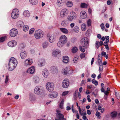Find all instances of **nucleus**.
I'll use <instances>...</instances> for the list:
<instances>
[{
    "label": "nucleus",
    "mask_w": 120,
    "mask_h": 120,
    "mask_svg": "<svg viewBox=\"0 0 120 120\" xmlns=\"http://www.w3.org/2000/svg\"><path fill=\"white\" fill-rule=\"evenodd\" d=\"M17 61L14 57H11L9 61L8 70L12 71L16 67L17 64Z\"/></svg>",
    "instance_id": "obj_1"
},
{
    "label": "nucleus",
    "mask_w": 120,
    "mask_h": 120,
    "mask_svg": "<svg viewBox=\"0 0 120 120\" xmlns=\"http://www.w3.org/2000/svg\"><path fill=\"white\" fill-rule=\"evenodd\" d=\"M44 88L41 86H36L34 89L35 93L38 95L41 94L44 92Z\"/></svg>",
    "instance_id": "obj_2"
},
{
    "label": "nucleus",
    "mask_w": 120,
    "mask_h": 120,
    "mask_svg": "<svg viewBox=\"0 0 120 120\" xmlns=\"http://www.w3.org/2000/svg\"><path fill=\"white\" fill-rule=\"evenodd\" d=\"M76 14L73 11H72L70 13V15H68L67 18V20L68 22H71L74 19H75L77 18Z\"/></svg>",
    "instance_id": "obj_3"
},
{
    "label": "nucleus",
    "mask_w": 120,
    "mask_h": 120,
    "mask_svg": "<svg viewBox=\"0 0 120 120\" xmlns=\"http://www.w3.org/2000/svg\"><path fill=\"white\" fill-rule=\"evenodd\" d=\"M43 32L42 30H38L35 32L34 35L36 39H39L43 37Z\"/></svg>",
    "instance_id": "obj_4"
},
{
    "label": "nucleus",
    "mask_w": 120,
    "mask_h": 120,
    "mask_svg": "<svg viewBox=\"0 0 120 120\" xmlns=\"http://www.w3.org/2000/svg\"><path fill=\"white\" fill-rule=\"evenodd\" d=\"M19 12L18 10L17 9H14L12 12L11 17L14 19H16L19 16Z\"/></svg>",
    "instance_id": "obj_5"
},
{
    "label": "nucleus",
    "mask_w": 120,
    "mask_h": 120,
    "mask_svg": "<svg viewBox=\"0 0 120 120\" xmlns=\"http://www.w3.org/2000/svg\"><path fill=\"white\" fill-rule=\"evenodd\" d=\"M46 86L47 89L49 91H52L54 89V83L53 82H48L47 83Z\"/></svg>",
    "instance_id": "obj_6"
},
{
    "label": "nucleus",
    "mask_w": 120,
    "mask_h": 120,
    "mask_svg": "<svg viewBox=\"0 0 120 120\" xmlns=\"http://www.w3.org/2000/svg\"><path fill=\"white\" fill-rule=\"evenodd\" d=\"M89 40L86 37L82 38L81 40V46L83 47H86L89 45Z\"/></svg>",
    "instance_id": "obj_7"
},
{
    "label": "nucleus",
    "mask_w": 120,
    "mask_h": 120,
    "mask_svg": "<svg viewBox=\"0 0 120 120\" xmlns=\"http://www.w3.org/2000/svg\"><path fill=\"white\" fill-rule=\"evenodd\" d=\"M69 82L68 79H65L63 81L62 86L64 88H67L69 86Z\"/></svg>",
    "instance_id": "obj_8"
},
{
    "label": "nucleus",
    "mask_w": 120,
    "mask_h": 120,
    "mask_svg": "<svg viewBox=\"0 0 120 120\" xmlns=\"http://www.w3.org/2000/svg\"><path fill=\"white\" fill-rule=\"evenodd\" d=\"M18 33L17 30L15 28H13L11 30L10 34L11 36L14 37L17 35Z\"/></svg>",
    "instance_id": "obj_9"
},
{
    "label": "nucleus",
    "mask_w": 120,
    "mask_h": 120,
    "mask_svg": "<svg viewBox=\"0 0 120 120\" xmlns=\"http://www.w3.org/2000/svg\"><path fill=\"white\" fill-rule=\"evenodd\" d=\"M68 13V11L67 9H63L60 12V16L62 17H63L67 15Z\"/></svg>",
    "instance_id": "obj_10"
},
{
    "label": "nucleus",
    "mask_w": 120,
    "mask_h": 120,
    "mask_svg": "<svg viewBox=\"0 0 120 120\" xmlns=\"http://www.w3.org/2000/svg\"><path fill=\"white\" fill-rule=\"evenodd\" d=\"M48 37H49V41L50 43H52L55 41L56 37L55 35L54 34H52Z\"/></svg>",
    "instance_id": "obj_11"
},
{
    "label": "nucleus",
    "mask_w": 120,
    "mask_h": 120,
    "mask_svg": "<svg viewBox=\"0 0 120 120\" xmlns=\"http://www.w3.org/2000/svg\"><path fill=\"white\" fill-rule=\"evenodd\" d=\"M32 62V60L30 58H28L24 62V65L26 66L30 65L31 64Z\"/></svg>",
    "instance_id": "obj_12"
},
{
    "label": "nucleus",
    "mask_w": 120,
    "mask_h": 120,
    "mask_svg": "<svg viewBox=\"0 0 120 120\" xmlns=\"http://www.w3.org/2000/svg\"><path fill=\"white\" fill-rule=\"evenodd\" d=\"M35 67L32 66L29 68L26 71V72L30 74H33L35 71Z\"/></svg>",
    "instance_id": "obj_13"
},
{
    "label": "nucleus",
    "mask_w": 120,
    "mask_h": 120,
    "mask_svg": "<svg viewBox=\"0 0 120 120\" xmlns=\"http://www.w3.org/2000/svg\"><path fill=\"white\" fill-rule=\"evenodd\" d=\"M17 44V42L15 41L12 40L8 42V46L13 47L15 46Z\"/></svg>",
    "instance_id": "obj_14"
},
{
    "label": "nucleus",
    "mask_w": 120,
    "mask_h": 120,
    "mask_svg": "<svg viewBox=\"0 0 120 120\" xmlns=\"http://www.w3.org/2000/svg\"><path fill=\"white\" fill-rule=\"evenodd\" d=\"M45 64V60L44 59H41L39 60L38 63V65L40 67L44 66Z\"/></svg>",
    "instance_id": "obj_15"
},
{
    "label": "nucleus",
    "mask_w": 120,
    "mask_h": 120,
    "mask_svg": "<svg viewBox=\"0 0 120 120\" xmlns=\"http://www.w3.org/2000/svg\"><path fill=\"white\" fill-rule=\"evenodd\" d=\"M60 40L65 44L67 41V37L64 35L61 36L60 38Z\"/></svg>",
    "instance_id": "obj_16"
},
{
    "label": "nucleus",
    "mask_w": 120,
    "mask_h": 120,
    "mask_svg": "<svg viewBox=\"0 0 120 120\" xmlns=\"http://www.w3.org/2000/svg\"><path fill=\"white\" fill-rule=\"evenodd\" d=\"M57 93L56 92H53L50 93L49 95V97L51 98H54L56 97L57 96Z\"/></svg>",
    "instance_id": "obj_17"
},
{
    "label": "nucleus",
    "mask_w": 120,
    "mask_h": 120,
    "mask_svg": "<svg viewBox=\"0 0 120 120\" xmlns=\"http://www.w3.org/2000/svg\"><path fill=\"white\" fill-rule=\"evenodd\" d=\"M56 116L58 119H55V120H66V119L64 118V115L62 114H59L58 115H57Z\"/></svg>",
    "instance_id": "obj_18"
},
{
    "label": "nucleus",
    "mask_w": 120,
    "mask_h": 120,
    "mask_svg": "<svg viewBox=\"0 0 120 120\" xmlns=\"http://www.w3.org/2000/svg\"><path fill=\"white\" fill-rule=\"evenodd\" d=\"M42 74L45 77L47 78L49 75L47 70L46 69H44L42 71Z\"/></svg>",
    "instance_id": "obj_19"
},
{
    "label": "nucleus",
    "mask_w": 120,
    "mask_h": 120,
    "mask_svg": "<svg viewBox=\"0 0 120 120\" xmlns=\"http://www.w3.org/2000/svg\"><path fill=\"white\" fill-rule=\"evenodd\" d=\"M27 55V54L26 51L22 52L20 53V56L21 58L23 59H25Z\"/></svg>",
    "instance_id": "obj_20"
},
{
    "label": "nucleus",
    "mask_w": 120,
    "mask_h": 120,
    "mask_svg": "<svg viewBox=\"0 0 120 120\" xmlns=\"http://www.w3.org/2000/svg\"><path fill=\"white\" fill-rule=\"evenodd\" d=\"M80 17L82 19H85L86 17V14L84 11H82L80 14Z\"/></svg>",
    "instance_id": "obj_21"
},
{
    "label": "nucleus",
    "mask_w": 120,
    "mask_h": 120,
    "mask_svg": "<svg viewBox=\"0 0 120 120\" xmlns=\"http://www.w3.org/2000/svg\"><path fill=\"white\" fill-rule=\"evenodd\" d=\"M60 53V50L58 49H56L54 50L52 52V56L54 57H56L58 54Z\"/></svg>",
    "instance_id": "obj_22"
},
{
    "label": "nucleus",
    "mask_w": 120,
    "mask_h": 120,
    "mask_svg": "<svg viewBox=\"0 0 120 120\" xmlns=\"http://www.w3.org/2000/svg\"><path fill=\"white\" fill-rule=\"evenodd\" d=\"M23 25L24 22L21 21H19L17 22V26L19 28L22 27Z\"/></svg>",
    "instance_id": "obj_23"
},
{
    "label": "nucleus",
    "mask_w": 120,
    "mask_h": 120,
    "mask_svg": "<svg viewBox=\"0 0 120 120\" xmlns=\"http://www.w3.org/2000/svg\"><path fill=\"white\" fill-rule=\"evenodd\" d=\"M64 2L63 0H58L57 2V4L58 6H62L64 4Z\"/></svg>",
    "instance_id": "obj_24"
},
{
    "label": "nucleus",
    "mask_w": 120,
    "mask_h": 120,
    "mask_svg": "<svg viewBox=\"0 0 120 120\" xmlns=\"http://www.w3.org/2000/svg\"><path fill=\"white\" fill-rule=\"evenodd\" d=\"M69 24V22L67 20H65L63 21L61 24L62 26H68Z\"/></svg>",
    "instance_id": "obj_25"
},
{
    "label": "nucleus",
    "mask_w": 120,
    "mask_h": 120,
    "mask_svg": "<svg viewBox=\"0 0 120 120\" xmlns=\"http://www.w3.org/2000/svg\"><path fill=\"white\" fill-rule=\"evenodd\" d=\"M30 14L29 11L28 10H25L23 12V15L26 17H28L30 15Z\"/></svg>",
    "instance_id": "obj_26"
},
{
    "label": "nucleus",
    "mask_w": 120,
    "mask_h": 120,
    "mask_svg": "<svg viewBox=\"0 0 120 120\" xmlns=\"http://www.w3.org/2000/svg\"><path fill=\"white\" fill-rule=\"evenodd\" d=\"M63 61L64 63H68L69 61V58L67 56H64L63 57Z\"/></svg>",
    "instance_id": "obj_27"
},
{
    "label": "nucleus",
    "mask_w": 120,
    "mask_h": 120,
    "mask_svg": "<svg viewBox=\"0 0 120 120\" xmlns=\"http://www.w3.org/2000/svg\"><path fill=\"white\" fill-rule=\"evenodd\" d=\"M60 31L62 32L65 34H68V30L65 28H60Z\"/></svg>",
    "instance_id": "obj_28"
},
{
    "label": "nucleus",
    "mask_w": 120,
    "mask_h": 120,
    "mask_svg": "<svg viewBox=\"0 0 120 120\" xmlns=\"http://www.w3.org/2000/svg\"><path fill=\"white\" fill-rule=\"evenodd\" d=\"M48 42L47 41H45L43 42L42 46L43 48H45L48 46Z\"/></svg>",
    "instance_id": "obj_29"
},
{
    "label": "nucleus",
    "mask_w": 120,
    "mask_h": 120,
    "mask_svg": "<svg viewBox=\"0 0 120 120\" xmlns=\"http://www.w3.org/2000/svg\"><path fill=\"white\" fill-rule=\"evenodd\" d=\"M65 44L60 40L57 43V46L59 47H61Z\"/></svg>",
    "instance_id": "obj_30"
},
{
    "label": "nucleus",
    "mask_w": 120,
    "mask_h": 120,
    "mask_svg": "<svg viewBox=\"0 0 120 120\" xmlns=\"http://www.w3.org/2000/svg\"><path fill=\"white\" fill-rule=\"evenodd\" d=\"M30 3L33 5H35L38 3L37 0H30Z\"/></svg>",
    "instance_id": "obj_31"
},
{
    "label": "nucleus",
    "mask_w": 120,
    "mask_h": 120,
    "mask_svg": "<svg viewBox=\"0 0 120 120\" xmlns=\"http://www.w3.org/2000/svg\"><path fill=\"white\" fill-rule=\"evenodd\" d=\"M39 81V78L37 76H35L33 78V81L36 83H37Z\"/></svg>",
    "instance_id": "obj_32"
},
{
    "label": "nucleus",
    "mask_w": 120,
    "mask_h": 120,
    "mask_svg": "<svg viewBox=\"0 0 120 120\" xmlns=\"http://www.w3.org/2000/svg\"><path fill=\"white\" fill-rule=\"evenodd\" d=\"M30 99L31 101H34L35 99L34 95L33 94H30Z\"/></svg>",
    "instance_id": "obj_33"
},
{
    "label": "nucleus",
    "mask_w": 120,
    "mask_h": 120,
    "mask_svg": "<svg viewBox=\"0 0 120 120\" xmlns=\"http://www.w3.org/2000/svg\"><path fill=\"white\" fill-rule=\"evenodd\" d=\"M81 26V29L83 31H85L86 29V25L84 23L82 24Z\"/></svg>",
    "instance_id": "obj_34"
},
{
    "label": "nucleus",
    "mask_w": 120,
    "mask_h": 120,
    "mask_svg": "<svg viewBox=\"0 0 120 120\" xmlns=\"http://www.w3.org/2000/svg\"><path fill=\"white\" fill-rule=\"evenodd\" d=\"M72 52L73 53H76L78 51V49L77 47H74L71 49Z\"/></svg>",
    "instance_id": "obj_35"
},
{
    "label": "nucleus",
    "mask_w": 120,
    "mask_h": 120,
    "mask_svg": "<svg viewBox=\"0 0 120 120\" xmlns=\"http://www.w3.org/2000/svg\"><path fill=\"white\" fill-rule=\"evenodd\" d=\"M117 113L116 112H112L111 114V116L112 117L115 118L116 116Z\"/></svg>",
    "instance_id": "obj_36"
},
{
    "label": "nucleus",
    "mask_w": 120,
    "mask_h": 120,
    "mask_svg": "<svg viewBox=\"0 0 120 120\" xmlns=\"http://www.w3.org/2000/svg\"><path fill=\"white\" fill-rule=\"evenodd\" d=\"M67 5L68 7H71L72 6V3L71 1H68L67 2Z\"/></svg>",
    "instance_id": "obj_37"
},
{
    "label": "nucleus",
    "mask_w": 120,
    "mask_h": 120,
    "mask_svg": "<svg viewBox=\"0 0 120 120\" xmlns=\"http://www.w3.org/2000/svg\"><path fill=\"white\" fill-rule=\"evenodd\" d=\"M29 29V27L27 25L24 26L23 27V30L25 31H27Z\"/></svg>",
    "instance_id": "obj_38"
},
{
    "label": "nucleus",
    "mask_w": 120,
    "mask_h": 120,
    "mask_svg": "<svg viewBox=\"0 0 120 120\" xmlns=\"http://www.w3.org/2000/svg\"><path fill=\"white\" fill-rule=\"evenodd\" d=\"M79 30V29L78 27L77 26H75L73 29V31L76 33H78Z\"/></svg>",
    "instance_id": "obj_39"
},
{
    "label": "nucleus",
    "mask_w": 120,
    "mask_h": 120,
    "mask_svg": "<svg viewBox=\"0 0 120 120\" xmlns=\"http://www.w3.org/2000/svg\"><path fill=\"white\" fill-rule=\"evenodd\" d=\"M87 5L85 3H82L81 4V7L82 8H87Z\"/></svg>",
    "instance_id": "obj_40"
},
{
    "label": "nucleus",
    "mask_w": 120,
    "mask_h": 120,
    "mask_svg": "<svg viewBox=\"0 0 120 120\" xmlns=\"http://www.w3.org/2000/svg\"><path fill=\"white\" fill-rule=\"evenodd\" d=\"M69 70L68 69V68L67 67H66L64 70H63L64 73L65 74L68 73Z\"/></svg>",
    "instance_id": "obj_41"
},
{
    "label": "nucleus",
    "mask_w": 120,
    "mask_h": 120,
    "mask_svg": "<svg viewBox=\"0 0 120 120\" xmlns=\"http://www.w3.org/2000/svg\"><path fill=\"white\" fill-rule=\"evenodd\" d=\"M92 83L95 84V85L96 86H97L98 85V82L96 81L94 79H93L92 81Z\"/></svg>",
    "instance_id": "obj_42"
},
{
    "label": "nucleus",
    "mask_w": 120,
    "mask_h": 120,
    "mask_svg": "<svg viewBox=\"0 0 120 120\" xmlns=\"http://www.w3.org/2000/svg\"><path fill=\"white\" fill-rule=\"evenodd\" d=\"M99 71L100 72V71H101L103 70V64H99Z\"/></svg>",
    "instance_id": "obj_43"
},
{
    "label": "nucleus",
    "mask_w": 120,
    "mask_h": 120,
    "mask_svg": "<svg viewBox=\"0 0 120 120\" xmlns=\"http://www.w3.org/2000/svg\"><path fill=\"white\" fill-rule=\"evenodd\" d=\"M99 43V41H97L96 42L95 46L97 49L99 48L100 45Z\"/></svg>",
    "instance_id": "obj_44"
},
{
    "label": "nucleus",
    "mask_w": 120,
    "mask_h": 120,
    "mask_svg": "<svg viewBox=\"0 0 120 120\" xmlns=\"http://www.w3.org/2000/svg\"><path fill=\"white\" fill-rule=\"evenodd\" d=\"M79 49L82 52H85V49L84 48H82V46H80L79 47Z\"/></svg>",
    "instance_id": "obj_45"
},
{
    "label": "nucleus",
    "mask_w": 120,
    "mask_h": 120,
    "mask_svg": "<svg viewBox=\"0 0 120 120\" xmlns=\"http://www.w3.org/2000/svg\"><path fill=\"white\" fill-rule=\"evenodd\" d=\"M5 40V37H2L0 38V42H3Z\"/></svg>",
    "instance_id": "obj_46"
},
{
    "label": "nucleus",
    "mask_w": 120,
    "mask_h": 120,
    "mask_svg": "<svg viewBox=\"0 0 120 120\" xmlns=\"http://www.w3.org/2000/svg\"><path fill=\"white\" fill-rule=\"evenodd\" d=\"M91 21L90 19H89L87 21V24L88 26H90L91 25Z\"/></svg>",
    "instance_id": "obj_47"
},
{
    "label": "nucleus",
    "mask_w": 120,
    "mask_h": 120,
    "mask_svg": "<svg viewBox=\"0 0 120 120\" xmlns=\"http://www.w3.org/2000/svg\"><path fill=\"white\" fill-rule=\"evenodd\" d=\"M78 60V57H75L74 58L73 60V62L74 63H77Z\"/></svg>",
    "instance_id": "obj_48"
},
{
    "label": "nucleus",
    "mask_w": 120,
    "mask_h": 120,
    "mask_svg": "<svg viewBox=\"0 0 120 120\" xmlns=\"http://www.w3.org/2000/svg\"><path fill=\"white\" fill-rule=\"evenodd\" d=\"M85 53H82L80 55V56L81 58L82 59L85 57Z\"/></svg>",
    "instance_id": "obj_49"
},
{
    "label": "nucleus",
    "mask_w": 120,
    "mask_h": 120,
    "mask_svg": "<svg viewBox=\"0 0 120 120\" xmlns=\"http://www.w3.org/2000/svg\"><path fill=\"white\" fill-rule=\"evenodd\" d=\"M68 92H69L68 91L64 92L62 95V96H65L68 93Z\"/></svg>",
    "instance_id": "obj_50"
},
{
    "label": "nucleus",
    "mask_w": 120,
    "mask_h": 120,
    "mask_svg": "<svg viewBox=\"0 0 120 120\" xmlns=\"http://www.w3.org/2000/svg\"><path fill=\"white\" fill-rule=\"evenodd\" d=\"M34 29H31L29 31V33L30 34H32L34 32Z\"/></svg>",
    "instance_id": "obj_51"
},
{
    "label": "nucleus",
    "mask_w": 120,
    "mask_h": 120,
    "mask_svg": "<svg viewBox=\"0 0 120 120\" xmlns=\"http://www.w3.org/2000/svg\"><path fill=\"white\" fill-rule=\"evenodd\" d=\"M76 40V38H72L71 39V41L72 42H75Z\"/></svg>",
    "instance_id": "obj_52"
},
{
    "label": "nucleus",
    "mask_w": 120,
    "mask_h": 120,
    "mask_svg": "<svg viewBox=\"0 0 120 120\" xmlns=\"http://www.w3.org/2000/svg\"><path fill=\"white\" fill-rule=\"evenodd\" d=\"M100 26L101 27V29L102 30H104L105 29V27L104 26L103 23H102L101 25Z\"/></svg>",
    "instance_id": "obj_53"
},
{
    "label": "nucleus",
    "mask_w": 120,
    "mask_h": 120,
    "mask_svg": "<svg viewBox=\"0 0 120 120\" xmlns=\"http://www.w3.org/2000/svg\"><path fill=\"white\" fill-rule=\"evenodd\" d=\"M98 60H102L101 55L100 54H99L98 55Z\"/></svg>",
    "instance_id": "obj_54"
},
{
    "label": "nucleus",
    "mask_w": 120,
    "mask_h": 120,
    "mask_svg": "<svg viewBox=\"0 0 120 120\" xmlns=\"http://www.w3.org/2000/svg\"><path fill=\"white\" fill-rule=\"evenodd\" d=\"M79 113L80 114L81 116H82L83 114L82 113L81 110V109L80 108V107L79 108Z\"/></svg>",
    "instance_id": "obj_55"
},
{
    "label": "nucleus",
    "mask_w": 120,
    "mask_h": 120,
    "mask_svg": "<svg viewBox=\"0 0 120 120\" xmlns=\"http://www.w3.org/2000/svg\"><path fill=\"white\" fill-rule=\"evenodd\" d=\"M8 75L6 76L5 80V83L6 84L7 83V82L8 81Z\"/></svg>",
    "instance_id": "obj_56"
},
{
    "label": "nucleus",
    "mask_w": 120,
    "mask_h": 120,
    "mask_svg": "<svg viewBox=\"0 0 120 120\" xmlns=\"http://www.w3.org/2000/svg\"><path fill=\"white\" fill-rule=\"evenodd\" d=\"M24 47L23 44L22 43H21L19 45V48H23Z\"/></svg>",
    "instance_id": "obj_57"
},
{
    "label": "nucleus",
    "mask_w": 120,
    "mask_h": 120,
    "mask_svg": "<svg viewBox=\"0 0 120 120\" xmlns=\"http://www.w3.org/2000/svg\"><path fill=\"white\" fill-rule=\"evenodd\" d=\"M90 96L89 95H88L87 96V98L89 102H90L91 101V100L90 99Z\"/></svg>",
    "instance_id": "obj_58"
},
{
    "label": "nucleus",
    "mask_w": 120,
    "mask_h": 120,
    "mask_svg": "<svg viewBox=\"0 0 120 120\" xmlns=\"http://www.w3.org/2000/svg\"><path fill=\"white\" fill-rule=\"evenodd\" d=\"M86 83V82L85 81V80H83L81 82V86H82L83 84L84 85Z\"/></svg>",
    "instance_id": "obj_59"
},
{
    "label": "nucleus",
    "mask_w": 120,
    "mask_h": 120,
    "mask_svg": "<svg viewBox=\"0 0 120 120\" xmlns=\"http://www.w3.org/2000/svg\"><path fill=\"white\" fill-rule=\"evenodd\" d=\"M75 25V24L74 23H72L70 24V26L71 28H73Z\"/></svg>",
    "instance_id": "obj_60"
},
{
    "label": "nucleus",
    "mask_w": 120,
    "mask_h": 120,
    "mask_svg": "<svg viewBox=\"0 0 120 120\" xmlns=\"http://www.w3.org/2000/svg\"><path fill=\"white\" fill-rule=\"evenodd\" d=\"M100 113L98 112H97L96 113V116L98 117H99L100 116Z\"/></svg>",
    "instance_id": "obj_61"
},
{
    "label": "nucleus",
    "mask_w": 120,
    "mask_h": 120,
    "mask_svg": "<svg viewBox=\"0 0 120 120\" xmlns=\"http://www.w3.org/2000/svg\"><path fill=\"white\" fill-rule=\"evenodd\" d=\"M116 97L119 100H120V97L119 96V94H117L116 93Z\"/></svg>",
    "instance_id": "obj_62"
},
{
    "label": "nucleus",
    "mask_w": 120,
    "mask_h": 120,
    "mask_svg": "<svg viewBox=\"0 0 120 120\" xmlns=\"http://www.w3.org/2000/svg\"><path fill=\"white\" fill-rule=\"evenodd\" d=\"M75 112L76 113H77L76 115L77 118L78 119H79V114L78 113V111H75Z\"/></svg>",
    "instance_id": "obj_63"
},
{
    "label": "nucleus",
    "mask_w": 120,
    "mask_h": 120,
    "mask_svg": "<svg viewBox=\"0 0 120 120\" xmlns=\"http://www.w3.org/2000/svg\"><path fill=\"white\" fill-rule=\"evenodd\" d=\"M106 55V53L105 52H102L101 55V56H105V55Z\"/></svg>",
    "instance_id": "obj_64"
}]
</instances>
